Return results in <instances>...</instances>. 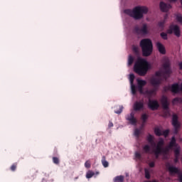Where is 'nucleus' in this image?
I'll return each instance as SVG.
<instances>
[{
    "mask_svg": "<svg viewBox=\"0 0 182 182\" xmlns=\"http://www.w3.org/2000/svg\"><path fill=\"white\" fill-rule=\"evenodd\" d=\"M149 166L151 168H153V167H155V166H156V163H155L154 161L149 162Z\"/></svg>",
    "mask_w": 182,
    "mask_h": 182,
    "instance_id": "nucleus-43",
    "label": "nucleus"
},
{
    "mask_svg": "<svg viewBox=\"0 0 182 182\" xmlns=\"http://www.w3.org/2000/svg\"><path fill=\"white\" fill-rule=\"evenodd\" d=\"M156 46L161 55H166V47L161 43L157 42Z\"/></svg>",
    "mask_w": 182,
    "mask_h": 182,
    "instance_id": "nucleus-13",
    "label": "nucleus"
},
{
    "mask_svg": "<svg viewBox=\"0 0 182 182\" xmlns=\"http://www.w3.org/2000/svg\"><path fill=\"white\" fill-rule=\"evenodd\" d=\"M17 167H18V164L14 163L11 165V166L10 167V169H11V171H15L16 170Z\"/></svg>",
    "mask_w": 182,
    "mask_h": 182,
    "instance_id": "nucleus-36",
    "label": "nucleus"
},
{
    "mask_svg": "<svg viewBox=\"0 0 182 182\" xmlns=\"http://www.w3.org/2000/svg\"><path fill=\"white\" fill-rule=\"evenodd\" d=\"M154 154L155 155L156 159H159V157H160L161 154H156V152H154Z\"/></svg>",
    "mask_w": 182,
    "mask_h": 182,
    "instance_id": "nucleus-49",
    "label": "nucleus"
},
{
    "mask_svg": "<svg viewBox=\"0 0 182 182\" xmlns=\"http://www.w3.org/2000/svg\"><path fill=\"white\" fill-rule=\"evenodd\" d=\"M143 150L144 153H150V146L149 145H145L143 146Z\"/></svg>",
    "mask_w": 182,
    "mask_h": 182,
    "instance_id": "nucleus-30",
    "label": "nucleus"
},
{
    "mask_svg": "<svg viewBox=\"0 0 182 182\" xmlns=\"http://www.w3.org/2000/svg\"><path fill=\"white\" fill-rule=\"evenodd\" d=\"M170 2H177V0H168Z\"/></svg>",
    "mask_w": 182,
    "mask_h": 182,
    "instance_id": "nucleus-52",
    "label": "nucleus"
},
{
    "mask_svg": "<svg viewBox=\"0 0 182 182\" xmlns=\"http://www.w3.org/2000/svg\"><path fill=\"white\" fill-rule=\"evenodd\" d=\"M143 56H150L153 53V43L149 38H144L140 41Z\"/></svg>",
    "mask_w": 182,
    "mask_h": 182,
    "instance_id": "nucleus-4",
    "label": "nucleus"
},
{
    "mask_svg": "<svg viewBox=\"0 0 182 182\" xmlns=\"http://www.w3.org/2000/svg\"><path fill=\"white\" fill-rule=\"evenodd\" d=\"M124 180V176H118L115 177L114 182H123Z\"/></svg>",
    "mask_w": 182,
    "mask_h": 182,
    "instance_id": "nucleus-24",
    "label": "nucleus"
},
{
    "mask_svg": "<svg viewBox=\"0 0 182 182\" xmlns=\"http://www.w3.org/2000/svg\"><path fill=\"white\" fill-rule=\"evenodd\" d=\"M168 151V149L166 148H163L162 147V154H167V152Z\"/></svg>",
    "mask_w": 182,
    "mask_h": 182,
    "instance_id": "nucleus-45",
    "label": "nucleus"
},
{
    "mask_svg": "<svg viewBox=\"0 0 182 182\" xmlns=\"http://www.w3.org/2000/svg\"><path fill=\"white\" fill-rule=\"evenodd\" d=\"M165 90H171L172 93H178L180 92V85H178V83H175L171 87H166Z\"/></svg>",
    "mask_w": 182,
    "mask_h": 182,
    "instance_id": "nucleus-10",
    "label": "nucleus"
},
{
    "mask_svg": "<svg viewBox=\"0 0 182 182\" xmlns=\"http://www.w3.org/2000/svg\"><path fill=\"white\" fill-rule=\"evenodd\" d=\"M148 107L151 110H157L160 107V105L157 100H149Z\"/></svg>",
    "mask_w": 182,
    "mask_h": 182,
    "instance_id": "nucleus-9",
    "label": "nucleus"
},
{
    "mask_svg": "<svg viewBox=\"0 0 182 182\" xmlns=\"http://www.w3.org/2000/svg\"><path fill=\"white\" fill-rule=\"evenodd\" d=\"M174 33L177 38H180L181 36V32L180 31V27L177 25L172 24L169 26V28L167 30V33L171 35V33Z\"/></svg>",
    "mask_w": 182,
    "mask_h": 182,
    "instance_id": "nucleus-6",
    "label": "nucleus"
},
{
    "mask_svg": "<svg viewBox=\"0 0 182 182\" xmlns=\"http://www.w3.org/2000/svg\"><path fill=\"white\" fill-rule=\"evenodd\" d=\"M182 102V99L180 97H176L172 100V103H181Z\"/></svg>",
    "mask_w": 182,
    "mask_h": 182,
    "instance_id": "nucleus-33",
    "label": "nucleus"
},
{
    "mask_svg": "<svg viewBox=\"0 0 182 182\" xmlns=\"http://www.w3.org/2000/svg\"><path fill=\"white\" fill-rule=\"evenodd\" d=\"M147 12H149V9L146 6H136L133 10H124V13L127 14V15L134 18L136 21L141 19L143 14H146Z\"/></svg>",
    "mask_w": 182,
    "mask_h": 182,
    "instance_id": "nucleus-3",
    "label": "nucleus"
},
{
    "mask_svg": "<svg viewBox=\"0 0 182 182\" xmlns=\"http://www.w3.org/2000/svg\"><path fill=\"white\" fill-rule=\"evenodd\" d=\"M150 69V64L147 60L139 58L134 65V70L139 76H146Z\"/></svg>",
    "mask_w": 182,
    "mask_h": 182,
    "instance_id": "nucleus-2",
    "label": "nucleus"
},
{
    "mask_svg": "<svg viewBox=\"0 0 182 182\" xmlns=\"http://www.w3.org/2000/svg\"><path fill=\"white\" fill-rule=\"evenodd\" d=\"M178 177L179 181L182 182V173L181 172H179V173H178Z\"/></svg>",
    "mask_w": 182,
    "mask_h": 182,
    "instance_id": "nucleus-47",
    "label": "nucleus"
},
{
    "mask_svg": "<svg viewBox=\"0 0 182 182\" xmlns=\"http://www.w3.org/2000/svg\"><path fill=\"white\" fill-rule=\"evenodd\" d=\"M142 120V124L139 128V129L143 130L144 129V126H146V122H147V119H149V115L148 114H143L141 117Z\"/></svg>",
    "mask_w": 182,
    "mask_h": 182,
    "instance_id": "nucleus-17",
    "label": "nucleus"
},
{
    "mask_svg": "<svg viewBox=\"0 0 182 182\" xmlns=\"http://www.w3.org/2000/svg\"><path fill=\"white\" fill-rule=\"evenodd\" d=\"M108 127H113V122H109V124H108Z\"/></svg>",
    "mask_w": 182,
    "mask_h": 182,
    "instance_id": "nucleus-50",
    "label": "nucleus"
},
{
    "mask_svg": "<svg viewBox=\"0 0 182 182\" xmlns=\"http://www.w3.org/2000/svg\"><path fill=\"white\" fill-rule=\"evenodd\" d=\"M163 146H164V140H163V139H161L159 141L156 147H163Z\"/></svg>",
    "mask_w": 182,
    "mask_h": 182,
    "instance_id": "nucleus-34",
    "label": "nucleus"
},
{
    "mask_svg": "<svg viewBox=\"0 0 182 182\" xmlns=\"http://www.w3.org/2000/svg\"><path fill=\"white\" fill-rule=\"evenodd\" d=\"M101 161H102V164L103 167H105V168L109 167V162L107 161H106V156H103L102 157Z\"/></svg>",
    "mask_w": 182,
    "mask_h": 182,
    "instance_id": "nucleus-21",
    "label": "nucleus"
},
{
    "mask_svg": "<svg viewBox=\"0 0 182 182\" xmlns=\"http://www.w3.org/2000/svg\"><path fill=\"white\" fill-rule=\"evenodd\" d=\"M131 90L132 95H136V93H137V90H136V85H134V84H131Z\"/></svg>",
    "mask_w": 182,
    "mask_h": 182,
    "instance_id": "nucleus-28",
    "label": "nucleus"
},
{
    "mask_svg": "<svg viewBox=\"0 0 182 182\" xmlns=\"http://www.w3.org/2000/svg\"><path fill=\"white\" fill-rule=\"evenodd\" d=\"M166 23L165 21H159L158 23V26L159 28H161L162 29H164V24Z\"/></svg>",
    "mask_w": 182,
    "mask_h": 182,
    "instance_id": "nucleus-38",
    "label": "nucleus"
},
{
    "mask_svg": "<svg viewBox=\"0 0 182 182\" xmlns=\"http://www.w3.org/2000/svg\"><path fill=\"white\" fill-rule=\"evenodd\" d=\"M53 163H54V164H59V163H60L59 158H58L56 156H53Z\"/></svg>",
    "mask_w": 182,
    "mask_h": 182,
    "instance_id": "nucleus-40",
    "label": "nucleus"
},
{
    "mask_svg": "<svg viewBox=\"0 0 182 182\" xmlns=\"http://www.w3.org/2000/svg\"><path fill=\"white\" fill-rule=\"evenodd\" d=\"M159 8L162 12H168L171 9V5L161 1L159 4Z\"/></svg>",
    "mask_w": 182,
    "mask_h": 182,
    "instance_id": "nucleus-11",
    "label": "nucleus"
},
{
    "mask_svg": "<svg viewBox=\"0 0 182 182\" xmlns=\"http://www.w3.org/2000/svg\"><path fill=\"white\" fill-rule=\"evenodd\" d=\"M146 140L148 143L151 144V146H156V143L154 142V136H153V135L149 134L146 138Z\"/></svg>",
    "mask_w": 182,
    "mask_h": 182,
    "instance_id": "nucleus-18",
    "label": "nucleus"
},
{
    "mask_svg": "<svg viewBox=\"0 0 182 182\" xmlns=\"http://www.w3.org/2000/svg\"><path fill=\"white\" fill-rule=\"evenodd\" d=\"M171 64L170 63V60L168 58L164 59V71H156L155 73V77H152L150 79V83L152 86H154V88L146 91L148 96L156 95L159 90V88L160 87V85H161L163 82V80L164 79V80H167V79L170 77V75H171Z\"/></svg>",
    "mask_w": 182,
    "mask_h": 182,
    "instance_id": "nucleus-1",
    "label": "nucleus"
},
{
    "mask_svg": "<svg viewBox=\"0 0 182 182\" xmlns=\"http://www.w3.org/2000/svg\"><path fill=\"white\" fill-rule=\"evenodd\" d=\"M178 144H177V141L176 139V136H172L171 141L169 142V144L168 146V149H173V147H177Z\"/></svg>",
    "mask_w": 182,
    "mask_h": 182,
    "instance_id": "nucleus-15",
    "label": "nucleus"
},
{
    "mask_svg": "<svg viewBox=\"0 0 182 182\" xmlns=\"http://www.w3.org/2000/svg\"><path fill=\"white\" fill-rule=\"evenodd\" d=\"M95 176V172L92 171H89L87 174H86V178H92Z\"/></svg>",
    "mask_w": 182,
    "mask_h": 182,
    "instance_id": "nucleus-27",
    "label": "nucleus"
},
{
    "mask_svg": "<svg viewBox=\"0 0 182 182\" xmlns=\"http://www.w3.org/2000/svg\"><path fill=\"white\" fill-rule=\"evenodd\" d=\"M134 32L136 33V35H147V33H149L147 24L144 23L141 28H139V26H135L134 28Z\"/></svg>",
    "mask_w": 182,
    "mask_h": 182,
    "instance_id": "nucleus-7",
    "label": "nucleus"
},
{
    "mask_svg": "<svg viewBox=\"0 0 182 182\" xmlns=\"http://www.w3.org/2000/svg\"><path fill=\"white\" fill-rule=\"evenodd\" d=\"M168 170L171 174H180V170H178L176 166H169Z\"/></svg>",
    "mask_w": 182,
    "mask_h": 182,
    "instance_id": "nucleus-16",
    "label": "nucleus"
},
{
    "mask_svg": "<svg viewBox=\"0 0 182 182\" xmlns=\"http://www.w3.org/2000/svg\"><path fill=\"white\" fill-rule=\"evenodd\" d=\"M127 120L129 121V124L132 126H137V119L134 117V115L130 114L127 117Z\"/></svg>",
    "mask_w": 182,
    "mask_h": 182,
    "instance_id": "nucleus-14",
    "label": "nucleus"
},
{
    "mask_svg": "<svg viewBox=\"0 0 182 182\" xmlns=\"http://www.w3.org/2000/svg\"><path fill=\"white\" fill-rule=\"evenodd\" d=\"M180 156H175V159H173L174 163H178V159Z\"/></svg>",
    "mask_w": 182,
    "mask_h": 182,
    "instance_id": "nucleus-48",
    "label": "nucleus"
},
{
    "mask_svg": "<svg viewBox=\"0 0 182 182\" xmlns=\"http://www.w3.org/2000/svg\"><path fill=\"white\" fill-rule=\"evenodd\" d=\"M138 91L141 95H143L144 91H143V87H138Z\"/></svg>",
    "mask_w": 182,
    "mask_h": 182,
    "instance_id": "nucleus-46",
    "label": "nucleus"
},
{
    "mask_svg": "<svg viewBox=\"0 0 182 182\" xmlns=\"http://www.w3.org/2000/svg\"><path fill=\"white\" fill-rule=\"evenodd\" d=\"M153 153H156V154H163V147L156 146V149L153 150Z\"/></svg>",
    "mask_w": 182,
    "mask_h": 182,
    "instance_id": "nucleus-22",
    "label": "nucleus"
},
{
    "mask_svg": "<svg viewBox=\"0 0 182 182\" xmlns=\"http://www.w3.org/2000/svg\"><path fill=\"white\" fill-rule=\"evenodd\" d=\"M90 161H87L85 163V167H86V168H90Z\"/></svg>",
    "mask_w": 182,
    "mask_h": 182,
    "instance_id": "nucleus-42",
    "label": "nucleus"
},
{
    "mask_svg": "<svg viewBox=\"0 0 182 182\" xmlns=\"http://www.w3.org/2000/svg\"><path fill=\"white\" fill-rule=\"evenodd\" d=\"M154 133L156 136H163V132H161V130L159 128H155Z\"/></svg>",
    "mask_w": 182,
    "mask_h": 182,
    "instance_id": "nucleus-23",
    "label": "nucleus"
},
{
    "mask_svg": "<svg viewBox=\"0 0 182 182\" xmlns=\"http://www.w3.org/2000/svg\"><path fill=\"white\" fill-rule=\"evenodd\" d=\"M161 37L162 38V39H164V41H167V39L168 38L167 37V33L164 32L161 33Z\"/></svg>",
    "mask_w": 182,
    "mask_h": 182,
    "instance_id": "nucleus-41",
    "label": "nucleus"
},
{
    "mask_svg": "<svg viewBox=\"0 0 182 182\" xmlns=\"http://www.w3.org/2000/svg\"><path fill=\"white\" fill-rule=\"evenodd\" d=\"M138 87H144L147 85V82L144 80H137Z\"/></svg>",
    "mask_w": 182,
    "mask_h": 182,
    "instance_id": "nucleus-20",
    "label": "nucleus"
},
{
    "mask_svg": "<svg viewBox=\"0 0 182 182\" xmlns=\"http://www.w3.org/2000/svg\"><path fill=\"white\" fill-rule=\"evenodd\" d=\"M161 103L162 106V109L164 110H169L170 107V102H168V98L166 96L163 95L161 98Z\"/></svg>",
    "mask_w": 182,
    "mask_h": 182,
    "instance_id": "nucleus-8",
    "label": "nucleus"
},
{
    "mask_svg": "<svg viewBox=\"0 0 182 182\" xmlns=\"http://www.w3.org/2000/svg\"><path fill=\"white\" fill-rule=\"evenodd\" d=\"M144 108V104L143 102H136L134 104V110L135 112H140V110H143Z\"/></svg>",
    "mask_w": 182,
    "mask_h": 182,
    "instance_id": "nucleus-12",
    "label": "nucleus"
},
{
    "mask_svg": "<svg viewBox=\"0 0 182 182\" xmlns=\"http://www.w3.org/2000/svg\"><path fill=\"white\" fill-rule=\"evenodd\" d=\"M169 133H170V130L166 129L165 131L162 132V136H164V137H168Z\"/></svg>",
    "mask_w": 182,
    "mask_h": 182,
    "instance_id": "nucleus-39",
    "label": "nucleus"
},
{
    "mask_svg": "<svg viewBox=\"0 0 182 182\" xmlns=\"http://www.w3.org/2000/svg\"><path fill=\"white\" fill-rule=\"evenodd\" d=\"M141 132V129H135L134 130V136L137 138L140 137V133Z\"/></svg>",
    "mask_w": 182,
    "mask_h": 182,
    "instance_id": "nucleus-29",
    "label": "nucleus"
},
{
    "mask_svg": "<svg viewBox=\"0 0 182 182\" xmlns=\"http://www.w3.org/2000/svg\"><path fill=\"white\" fill-rule=\"evenodd\" d=\"M178 65H179V69L182 70V62L179 63Z\"/></svg>",
    "mask_w": 182,
    "mask_h": 182,
    "instance_id": "nucleus-51",
    "label": "nucleus"
},
{
    "mask_svg": "<svg viewBox=\"0 0 182 182\" xmlns=\"http://www.w3.org/2000/svg\"><path fill=\"white\" fill-rule=\"evenodd\" d=\"M144 173L145 178H146L147 180H150V171L148 168H144Z\"/></svg>",
    "mask_w": 182,
    "mask_h": 182,
    "instance_id": "nucleus-25",
    "label": "nucleus"
},
{
    "mask_svg": "<svg viewBox=\"0 0 182 182\" xmlns=\"http://www.w3.org/2000/svg\"><path fill=\"white\" fill-rule=\"evenodd\" d=\"M166 116H167V115H164V117H166Z\"/></svg>",
    "mask_w": 182,
    "mask_h": 182,
    "instance_id": "nucleus-53",
    "label": "nucleus"
},
{
    "mask_svg": "<svg viewBox=\"0 0 182 182\" xmlns=\"http://www.w3.org/2000/svg\"><path fill=\"white\" fill-rule=\"evenodd\" d=\"M132 50L134 53H135L136 55H139V47L136 46H132Z\"/></svg>",
    "mask_w": 182,
    "mask_h": 182,
    "instance_id": "nucleus-35",
    "label": "nucleus"
},
{
    "mask_svg": "<svg viewBox=\"0 0 182 182\" xmlns=\"http://www.w3.org/2000/svg\"><path fill=\"white\" fill-rule=\"evenodd\" d=\"M174 157H180V148H176L174 150Z\"/></svg>",
    "mask_w": 182,
    "mask_h": 182,
    "instance_id": "nucleus-32",
    "label": "nucleus"
},
{
    "mask_svg": "<svg viewBox=\"0 0 182 182\" xmlns=\"http://www.w3.org/2000/svg\"><path fill=\"white\" fill-rule=\"evenodd\" d=\"M133 62H134V58H133L132 55H129L128 58L129 66H132V65H133Z\"/></svg>",
    "mask_w": 182,
    "mask_h": 182,
    "instance_id": "nucleus-26",
    "label": "nucleus"
},
{
    "mask_svg": "<svg viewBox=\"0 0 182 182\" xmlns=\"http://www.w3.org/2000/svg\"><path fill=\"white\" fill-rule=\"evenodd\" d=\"M134 75L133 74L129 75V82L130 85H134L133 83L134 82Z\"/></svg>",
    "mask_w": 182,
    "mask_h": 182,
    "instance_id": "nucleus-37",
    "label": "nucleus"
},
{
    "mask_svg": "<svg viewBox=\"0 0 182 182\" xmlns=\"http://www.w3.org/2000/svg\"><path fill=\"white\" fill-rule=\"evenodd\" d=\"M123 105H116L114 107V113H116L117 114H120V113L123 112Z\"/></svg>",
    "mask_w": 182,
    "mask_h": 182,
    "instance_id": "nucleus-19",
    "label": "nucleus"
},
{
    "mask_svg": "<svg viewBox=\"0 0 182 182\" xmlns=\"http://www.w3.org/2000/svg\"><path fill=\"white\" fill-rule=\"evenodd\" d=\"M172 126H173V134H178L181 124L178 122V117L177 114H173L172 117Z\"/></svg>",
    "mask_w": 182,
    "mask_h": 182,
    "instance_id": "nucleus-5",
    "label": "nucleus"
},
{
    "mask_svg": "<svg viewBox=\"0 0 182 182\" xmlns=\"http://www.w3.org/2000/svg\"><path fill=\"white\" fill-rule=\"evenodd\" d=\"M135 157H136V159H138L139 160H140V159H141V154H140V153H139V152H136Z\"/></svg>",
    "mask_w": 182,
    "mask_h": 182,
    "instance_id": "nucleus-44",
    "label": "nucleus"
},
{
    "mask_svg": "<svg viewBox=\"0 0 182 182\" xmlns=\"http://www.w3.org/2000/svg\"><path fill=\"white\" fill-rule=\"evenodd\" d=\"M176 19L177 22H179V23H182V16L181 14H177L176 16Z\"/></svg>",
    "mask_w": 182,
    "mask_h": 182,
    "instance_id": "nucleus-31",
    "label": "nucleus"
}]
</instances>
